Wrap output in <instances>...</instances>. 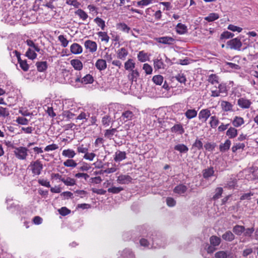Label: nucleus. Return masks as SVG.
I'll return each instance as SVG.
<instances>
[{
    "mask_svg": "<svg viewBox=\"0 0 258 258\" xmlns=\"http://www.w3.org/2000/svg\"><path fill=\"white\" fill-rule=\"evenodd\" d=\"M32 173L34 175H39L41 174L43 166L39 160L32 161L28 166Z\"/></svg>",
    "mask_w": 258,
    "mask_h": 258,
    "instance_id": "1",
    "label": "nucleus"
},
{
    "mask_svg": "<svg viewBox=\"0 0 258 258\" xmlns=\"http://www.w3.org/2000/svg\"><path fill=\"white\" fill-rule=\"evenodd\" d=\"M14 153L16 157L19 160H26L28 156V149L24 147L14 148Z\"/></svg>",
    "mask_w": 258,
    "mask_h": 258,
    "instance_id": "2",
    "label": "nucleus"
},
{
    "mask_svg": "<svg viewBox=\"0 0 258 258\" xmlns=\"http://www.w3.org/2000/svg\"><path fill=\"white\" fill-rule=\"evenodd\" d=\"M227 45L231 49L239 50L242 46V43L239 39L235 38L228 41L227 42Z\"/></svg>",
    "mask_w": 258,
    "mask_h": 258,
    "instance_id": "3",
    "label": "nucleus"
},
{
    "mask_svg": "<svg viewBox=\"0 0 258 258\" xmlns=\"http://www.w3.org/2000/svg\"><path fill=\"white\" fill-rule=\"evenodd\" d=\"M211 115L210 110L207 109H202L199 113V119L202 122H206Z\"/></svg>",
    "mask_w": 258,
    "mask_h": 258,
    "instance_id": "4",
    "label": "nucleus"
},
{
    "mask_svg": "<svg viewBox=\"0 0 258 258\" xmlns=\"http://www.w3.org/2000/svg\"><path fill=\"white\" fill-rule=\"evenodd\" d=\"M84 46L87 49H88L90 52H94L97 50V45L95 41L90 40L85 41Z\"/></svg>",
    "mask_w": 258,
    "mask_h": 258,
    "instance_id": "5",
    "label": "nucleus"
},
{
    "mask_svg": "<svg viewBox=\"0 0 258 258\" xmlns=\"http://www.w3.org/2000/svg\"><path fill=\"white\" fill-rule=\"evenodd\" d=\"M133 180L132 178L128 175H120L117 177V183L121 184H128Z\"/></svg>",
    "mask_w": 258,
    "mask_h": 258,
    "instance_id": "6",
    "label": "nucleus"
},
{
    "mask_svg": "<svg viewBox=\"0 0 258 258\" xmlns=\"http://www.w3.org/2000/svg\"><path fill=\"white\" fill-rule=\"evenodd\" d=\"M237 104L242 108H249L251 104V102L245 98H240L237 101Z\"/></svg>",
    "mask_w": 258,
    "mask_h": 258,
    "instance_id": "7",
    "label": "nucleus"
},
{
    "mask_svg": "<svg viewBox=\"0 0 258 258\" xmlns=\"http://www.w3.org/2000/svg\"><path fill=\"white\" fill-rule=\"evenodd\" d=\"M157 41L160 43L170 45L174 41V39L171 37L165 36L157 38Z\"/></svg>",
    "mask_w": 258,
    "mask_h": 258,
    "instance_id": "8",
    "label": "nucleus"
},
{
    "mask_svg": "<svg viewBox=\"0 0 258 258\" xmlns=\"http://www.w3.org/2000/svg\"><path fill=\"white\" fill-rule=\"evenodd\" d=\"M214 168L213 167H210L202 171L203 176L206 179H208L210 177L214 176Z\"/></svg>",
    "mask_w": 258,
    "mask_h": 258,
    "instance_id": "9",
    "label": "nucleus"
},
{
    "mask_svg": "<svg viewBox=\"0 0 258 258\" xmlns=\"http://www.w3.org/2000/svg\"><path fill=\"white\" fill-rule=\"evenodd\" d=\"M128 51L124 47L119 49L117 51V57L121 60H125L128 55Z\"/></svg>",
    "mask_w": 258,
    "mask_h": 258,
    "instance_id": "10",
    "label": "nucleus"
},
{
    "mask_svg": "<svg viewBox=\"0 0 258 258\" xmlns=\"http://www.w3.org/2000/svg\"><path fill=\"white\" fill-rule=\"evenodd\" d=\"M95 67L100 71L104 70L107 68L106 60L103 59H99L95 63Z\"/></svg>",
    "mask_w": 258,
    "mask_h": 258,
    "instance_id": "11",
    "label": "nucleus"
},
{
    "mask_svg": "<svg viewBox=\"0 0 258 258\" xmlns=\"http://www.w3.org/2000/svg\"><path fill=\"white\" fill-rule=\"evenodd\" d=\"M71 51L72 53L75 54H80L82 52V46L78 43H73L70 47Z\"/></svg>",
    "mask_w": 258,
    "mask_h": 258,
    "instance_id": "12",
    "label": "nucleus"
},
{
    "mask_svg": "<svg viewBox=\"0 0 258 258\" xmlns=\"http://www.w3.org/2000/svg\"><path fill=\"white\" fill-rule=\"evenodd\" d=\"M70 62L76 70L80 71L83 69V63L79 59H73L71 60Z\"/></svg>",
    "mask_w": 258,
    "mask_h": 258,
    "instance_id": "13",
    "label": "nucleus"
},
{
    "mask_svg": "<svg viewBox=\"0 0 258 258\" xmlns=\"http://www.w3.org/2000/svg\"><path fill=\"white\" fill-rule=\"evenodd\" d=\"M126 155L125 152L118 151L115 154L114 160L115 162H120L126 158Z\"/></svg>",
    "mask_w": 258,
    "mask_h": 258,
    "instance_id": "14",
    "label": "nucleus"
},
{
    "mask_svg": "<svg viewBox=\"0 0 258 258\" xmlns=\"http://www.w3.org/2000/svg\"><path fill=\"white\" fill-rule=\"evenodd\" d=\"M118 258H135L133 251L128 248H125L121 251L120 257Z\"/></svg>",
    "mask_w": 258,
    "mask_h": 258,
    "instance_id": "15",
    "label": "nucleus"
},
{
    "mask_svg": "<svg viewBox=\"0 0 258 258\" xmlns=\"http://www.w3.org/2000/svg\"><path fill=\"white\" fill-rule=\"evenodd\" d=\"M134 114L133 112L130 110H126L124 111L121 115V117L122 118V120L124 122L131 120L133 119Z\"/></svg>",
    "mask_w": 258,
    "mask_h": 258,
    "instance_id": "16",
    "label": "nucleus"
},
{
    "mask_svg": "<svg viewBox=\"0 0 258 258\" xmlns=\"http://www.w3.org/2000/svg\"><path fill=\"white\" fill-rule=\"evenodd\" d=\"M231 144V141L229 139L226 140L224 143H221L219 145L220 151L223 153L227 151L230 148Z\"/></svg>",
    "mask_w": 258,
    "mask_h": 258,
    "instance_id": "17",
    "label": "nucleus"
},
{
    "mask_svg": "<svg viewBox=\"0 0 258 258\" xmlns=\"http://www.w3.org/2000/svg\"><path fill=\"white\" fill-rule=\"evenodd\" d=\"M187 189V187L186 186L182 184H180L174 187L173 191L178 194H184Z\"/></svg>",
    "mask_w": 258,
    "mask_h": 258,
    "instance_id": "18",
    "label": "nucleus"
},
{
    "mask_svg": "<svg viewBox=\"0 0 258 258\" xmlns=\"http://www.w3.org/2000/svg\"><path fill=\"white\" fill-rule=\"evenodd\" d=\"M175 150L179 152L180 153H186L188 151V147L183 144H179L174 147Z\"/></svg>",
    "mask_w": 258,
    "mask_h": 258,
    "instance_id": "19",
    "label": "nucleus"
},
{
    "mask_svg": "<svg viewBox=\"0 0 258 258\" xmlns=\"http://www.w3.org/2000/svg\"><path fill=\"white\" fill-rule=\"evenodd\" d=\"M37 71L39 72H43L45 71L48 67L47 62L44 61H38L36 63Z\"/></svg>",
    "mask_w": 258,
    "mask_h": 258,
    "instance_id": "20",
    "label": "nucleus"
},
{
    "mask_svg": "<svg viewBox=\"0 0 258 258\" xmlns=\"http://www.w3.org/2000/svg\"><path fill=\"white\" fill-rule=\"evenodd\" d=\"M176 32L179 34H184L187 31L186 26L181 23H178L176 26Z\"/></svg>",
    "mask_w": 258,
    "mask_h": 258,
    "instance_id": "21",
    "label": "nucleus"
},
{
    "mask_svg": "<svg viewBox=\"0 0 258 258\" xmlns=\"http://www.w3.org/2000/svg\"><path fill=\"white\" fill-rule=\"evenodd\" d=\"M135 68V62L133 59L130 58L124 63V68L127 71H132Z\"/></svg>",
    "mask_w": 258,
    "mask_h": 258,
    "instance_id": "22",
    "label": "nucleus"
},
{
    "mask_svg": "<svg viewBox=\"0 0 258 258\" xmlns=\"http://www.w3.org/2000/svg\"><path fill=\"white\" fill-rule=\"evenodd\" d=\"M219 77L217 75L212 74L209 76L207 81L211 84L214 85L219 83Z\"/></svg>",
    "mask_w": 258,
    "mask_h": 258,
    "instance_id": "23",
    "label": "nucleus"
},
{
    "mask_svg": "<svg viewBox=\"0 0 258 258\" xmlns=\"http://www.w3.org/2000/svg\"><path fill=\"white\" fill-rule=\"evenodd\" d=\"M244 121L242 117L240 116H235L233 121L232 124L234 126L238 127L244 124Z\"/></svg>",
    "mask_w": 258,
    "mask_h": 258,
    "instance_id": "24",
    "label": "nucleus"
},
{
    "mask_svg": "<svg viewBox=\"0 0 258 258\" xmlns=\"http://www.w3.org/2000/svg\"><path fill=\"white\" fill-rule=\"evenodd\" d=\"M222 238L227 241H232L235 238L234 235L230 231H227L222 236Z\"/></svg>",
    "mask_w": 258,
    "mask_h": 258,
    "instance_id": "25",
    "label": "nucleus"
},
{
    "mask_svg": "<svg viewBox=\"0 0 258 258\" xmlns=\"http://www.w3.org/2000/svg\"><path fill=\"white\" fill-rule=\"evenodd\" d=\"M131 73L128 75V78L130 81H136L137 78L139 77V73L137 70L130 71Z\"/></svg>",
    "mask_w": 258,
    "mask_h": 258,
    "instance_id": "26",
    "label": "nucleus"
},
{
    "mask_svg": "<svg viewBox=\"0 0 258 258\" xmlns=\"http://www.w3.org/2000/svg\"><path fill=\"white\" fill-rule=\"evenodd\" d=\"M171 132L172 133H178L182 134L184 132V128L180 124H176L171 128Z\"/></svg>",
    "mask_w": 258,
    "mask_h": 258,
    "instance_id": "27",
    "label": "nucleus"
},
{
    "mask_svg": "<svg viewBox=\"0 0 258 258\" xmlns=\"http://www.w3.org/2000/svg\"><path fill=\"white\" fill-rule=\"evenodd\" d=\"M245 231V227L243 226L236 225L233 228V232L237 235H241Z\"/></svg>",
    "mask_w": 258,
    "mask_h": 258,
    "instance_id": "28",
    "label": "nucleus"
},
{
    "mask_svg": "<svg viewBox=\"0 0 258 258\" xmlns=\"http://www.w3.org/2000/svg\"><path fill=\"white\" fill-rule=\"evenodd\" d=\"M75 151L72 149L64 150L62 152V156L67 157L69 159H72L76 155Z\"/></svg>",
    "mask_w": 258,
    "mask_h": 258,
    "instance_id": "29",
    "label": "nucleus"
},
{
    "mask_svg": "<svg viewBox=\"0 0 258 258\" xmlns=\"http://www.w3.org/2000/svg\"><path fill=\"white\" fill-rule=\"evenodd\" d=\"M226 135L230 139H233L237 136V130L234 127H230L227 131Z\"/></svg>",
    "mask_w": 258,
    "mask_h": 258,
    "instance_id": "30",
    "label": "nucleus"
},
{
    "mask_svg": "<svg viewBox=\"0 0 258 258\" xmlns=\"http://www.w3.org/2000/svg\"><path fill=\"white\" fill-rule=\"evenodd\" d=\"M197 111L195 109H187L186 111L184 113V114L187 119H190L196 117L197 115Z\"/></svg>",
    "mask_w": 258,
    "mask_h": 258,
    "instance_id": "31",
    "label": "nucleus"
},
{
    "mask_svg": "<svg viewBox=\"0 0 258 258\" xmlns=\"http://www.w3.org/2000/svg\"><path fill=\"white\" fill-rule=\"evenodd\" d=\"M117 29L121 31L122 32L128 33L131 30L130 27H129L126 24L124 23H120L117 24Z\"/></svg>",
    "mask_w": 258,
    "mask_h": 258,
    "instance_id": "32",
    "label": "nucleus"
},
{
    "mask_svg": "<svg viewBox=\"0 0 258 258\" xmlns=\"http://www.w3.org/2000/svg\"><path fill=\"white\" fill-rule=\"evenodd\" d=\"M223 192V189L222 187H217L215 190V194L213 196L212 200L213 201H216L217 200L220 198L222 196V194Z\"/></svg>",
    "mask_w": 258,
    "mask_h": 258,
    "instance_id": "33",
    "label": "nucleus"
},
{
    "mask_svg": "<svg viewBox=\"0 0 258 258\" xmlns=\"http://www.w3.org/2000/svg\"><path fill=\"white\" fill-rule=\"evenodd\" d=\"M154 66L155 69L159 70L161 69H164L165 65L162 59L161 58L154 60Z\"/></svg>",
    "mask_w": 258,
    "mask_h": 258,
    "instance_id": "34",
    "label": "nucleus"
},
{
    "mask_svg": "<svg viewBox=\"0 0 258 258\" xmlns=\"http://www.w3.org/2000/svg\"><path fill=\"white\" fill-rule=\"evenodd\" d=\"M116 132L117 130L115 128L106 130L104 131V137L107 139L111 140Z\"/></svg>",
    "mask_w": 258,
    "mask_h": 258,
    "instance_id": "35",
    "label": "nucleus"
},
{
    "mask_svg": "<svg viewBox=\"0 0 258 258\" xmlns=\"http://www.w3.org/2000/svg\"><path fill=\"white\" fill-rule=\"evenodd\" d=\"M210 244L213 246H218L221 243V239L220 237L213 235L210 238Z\"/></svg>",
    "mask_w": 258,
    "mask_h": 258,
    "instance_id": "36",
    "label": "nucleus"
},
{
    "mask_svg": "<svg viewBox=\"0 0 258 258\" xmlns=\"http://www.w3.org/2000/svg\"><path fill=\"white\" fill-rule=\"evenodd\" d=\"M93 81L94 79L92 75L87 74L81 79V84H92Z\"/></svg>",
    "mask_w": 258,
    "mask_h": 258,
    "instance_id": "37",
    "label": "nucleus"
},
{
    "mask_svg": "<svg viewBox=\"0 0 258 258\" xmlns=\"http://www.w3.org/2000/svg\"><path fill=\"white\" fill-rule=\"evenodd\" d=\"M222 109L224 111H228L232 110L233 105L229 102L223 101L221 102Z\"/></svg>",
    "mask_w": 258,
    "mask_h": 258,
    "instance_id": "38",
    "label": "nucleus"
},
{
    "mask_svg": "<svg viewBox=\"0 0 258 258\" xmlns=\"http://www.w3.org/2000/svg\"><path fill=\"white\" fill-rule=\"evenodd\" d=\"M75 13L83 20H86L88 17V14L84 10L80 9L77 10Z\"/></svg>",
    "mask_w": 258,
    "mask_h": 258,
    "instance_id": "39",
    "label": "nucleus"
},
{
    "mask_svg": "<svg viewBox=\"0 0 258 258\" xmlns=\"http://www.w3.org/2000/svg\"><path fill=\"white\" fill-rule=\"evenodd\" d=\"M219 122V119L215 115L212 116L210 117V121L209 123L212 128H216L218 125Z\"/></svg>",
    "mask_w": 258,
    "mask_h": 258,
    "instance_id": "40",
    "label": "nucleus"
},
{
    "mask_svg": "<svg viewBox=\"0 0 258 258\" xmlns=\"http://www.w3.org/2000/svg\"><path fill=\"white\" fill-rule=\"evenodd\" d=\"M245 147V145L243 143H239L235 144L232 147V151L233 153H235L238 150L242 149L244 150Z\"/></svg>",
    "mask_w": 258,
    "mask_h": 258,
    "instance_id": "41",
    "label": "nucleus"
},
{
    "mask_svg": "<svg viewBox=\"0 0 258 258\" xmlns=\"http://www.w3.org/2000/svg\"><path fill=\"white\" fill-rule=\"evenodd\" d=\"M94 21L99 27H101L102 30H104L105 27V21L103 19L99 17H96Z\"/></svg>",
    "mask_w": 258,
    "mask_h": 258,
    "instance_id": "42",
    "label": "nucleus"
},
{
    "mask_svg": "<svg viewBox=\"0 0 258 258\" xmlns=\"http://www.w3.org/2000/svg\"><path fill=\"white\" fill-rule=\"evenodd\" d=\"M153 82L158 85H161L163 81V77L160 75L154 76L152 78Z\"/></svg>",
    "mask_w": 258,
    "mask_h": 258,
    "instance_id": "43",
    "label": "nucleus"
},
{
    "mask_svg": "<svg viewBox=\"0 0 258 258\" xmlns=\"http://www.w3.org/2000/svg\"><path fill=\"white\" fill-rule=\"evenodd\" d=\"M61 180L68 186H72L76 184V180L70 177H67L66 179L62 178Z\"/></svg>",
    "mask_w": 258,
    "mask_h": 258,
    "instance_id": "44",
    "label": "nucleus"
},
{
    "mask_svg": "<svg viewBox=\"0 0 258 258\" xmlns=\"http://www.w3.org/2000/svg\"><path fill=\"white\" fill-rule=\"evenodd\" d=\"M25 55L29 59L33 60L36 58L37 54L31 48H28Z\"/></svg>",
    "mask_w": 258,
    "mask_h": 258,
    "instance_id": "45",
    "label": "nucleus"
},
{
    "mask_svg": "<svg viewBox=\"0 0 258 258\" xmlns=\"http://www.w3.org/2000/svg\"><path fill=\"white\" fill-rule=\"evenodd\" d=\"M63 165L66 167H75L77 163L73 159H69L63 162Z\"/></svg>",
    "mask_w": 258,
    "mask_h": 258,
    "instance_id": "46",
    "label": "nucleus"
},
{
    "mask_svg": "<svg viewBox=\"0 0 258 258\" xmlns=\"http://www.w3.org/2000/svg\"><path fill=\"white\" fill-rule=\"evenodd\" d=\"M219 15L216 13H211L205 19L208 22H213L219 18Z\"/></svg>",
    "mask_w": 258,
    "mask_h": 258,
    "instance_id": "47",
    "label": "nucleus"
},
{
    "mask_svg": "<svg viewBox=\"0 0 258 258\" xmlns=\"http://www.w3.org/2000/svg\"><path fill=\"white\" fill-rule=\"evenodd\" d=\"M196 148L198 150H200L203 149V144L201 140L197 139L195 142L192 145V148Z\"/></svg>",
    "mask_w": 258,
    "mask_h": 258,
    "instance_id": "48",
    "label": "nucleus"
},
{
    "mask_svg": "<svg viewBox=\"0 0 258 258\" xmlns=\"http://www.w3.org/2000/svg\"><path fill=\"white\" fill-rule=\"evenodd\" d=\"M138 58L141 62H145L147 60V54L143 51H140L138 54Z\"/></svg>",
    "mask_w": 258,
    "mask_h": 258,
    "instance_id": "49",
    "label": "nucleus"
},
{
    "mask_svg": "<svg viewBox=\"0 0 258 258\" xmlns=\"http://www.w3.org/2000/svg\"><path fill=\"white\" fill-rule=\"evenodd\" d=\"M98 35L99 37H101L102 41H105L106 42H108L109 41V37L108 36L106 32H99L98 33Z\"/></svg>",
    "mask_w": 258,
    "mask_h": 258,
    "instance_id": "50",
    "label": "nucleus"
},
{
    "mask_svg": "<svg viewBox=\"0 0 258 258\" xmlns=\"http://www.w3.org/2000/svg\"><path fill=\"white\" fill-rule=\"evenodd\" d=\"M228 256L227 251H219L215 253V258H227Z\"/></svg>",
    "mask_w": 258,
    "mask_h": 258,
    "instance_id": "51",
    "label": "nucleus"
},
{
    "mask_svg": "<svg viewBox=\"0 0 258 258\" xmlns=\"http://www.w3.org/2000/svg\"><path fill=\"white\" fill-rule=\"evenodd\" d=\"M123 188L121 187H112L109 188L107 191L109 192H111L114 194H116L119 193L121 191L123 190Z\"/></svg>",
    "mask_w": 258,
    "mask_h": 258,
    "instance_id": "52",
    "label": "nucleus"
},
{
    "mask_svg": "<svg viewBox=\"0 0 258 258\" xmlns=\"http://www.w3.org/2000/svg\"><path fill=\"white\" fill-rule=\"evenodd\" d=\"M58 40L60 42L61 45L63 47H66L68 46L69 41L64 37L62 35H60L58 37Z\"/></svg>",
    "mask_w": 258,
    "mask_h": 258,
    "instance_id": "53",
    "label": "nucleus"
},
{
    "mask_svg": "<svg viewBox=\"0 0 258 258\" xmlns=\"http://www.w3.org/2000/svg\"><path fill=\"white\" fill-rule=\"evenodd\" d=\"M175 78L181 83H185L186 81L185 76L183 73L178 74L175 77Z\"/></svg>",
    "mask_w": 258,
    "mask_h": 258,
    "instance_id": "54",
    "label": "nucleus"
},
{
    "mask_svg": "<svg viewBox=\"0 0 258 258\" xmlns=\"http://www.w3.org/2000/svg\"><path fill=\"white\" fill-rule=\"evenodd\" d=\"M216 146V143H211L209 142L206 143L204 145V148L205 149L208 151H212L214 150Z\"/></svg>",
    "mask_w": 258,
    "mask_h": 258,
    "instance_id": "55",
    "label": "nucleus"
},
{
    "mask_svg": "<svg viewBox=\"0 0 258 258\" xmlns=\"http://www.w3.org/2000/svg\"><path fill=\"white\" fill-rule=\"evenodd\" d=\"M10 115L9 109L7 108H4L0 106V116L6 117Z\"/></svg>",
    "mask_w": 258,
    "mask_h": 258,
    "instance_id": "56",
    "label": "nucleus"
},
{
    "mask_svg": "<svg viewBox=\"0 0 258 258\" xmlns=\"http://www.w3.org/2000/svg\"><path fill=\"white\" fill-rule=\"evenodd\" d=\"M26 43L28 46L32 47L37 52L40 51V49L39 47L36 45L32 40L28 39L26 40Z\"/></svg>",
    "mask_w": 258,
    "mask_h": 258,
    "instance_id": "57",
    "label": "nucleus"
},
{
    "mask_svg": "<svg viewBox=\"0 0 258 258\" xmlns=\"http://www.w3.org/2000/svg\"><path fill=\"white\" fill-rule=\"evenodd\" d=\"M16 122L22 125H27L28 124L29 120L23 117H18L16 119Z\"/></svg>",
    "mask_w": 258,
    "mask_h": 258,
    "instance_id": "58",
    "label": "nucleus"
},
{
    "mask_svg": "<svg viewBox=\"0 0 258 258\" xmlns=\"http://www.w3.org/2000/svg\"><path fill=\"white\" fill-rule=\"evenodd\" d=\"M143 69L145 71L147 75L151 74L153 71L152 67L148 63L144 64Z\"/></svg>",
    "mask_w": 258,
    "mask_h": 258,
    "instance_id": "59",
    "label": "nucleus"
},
{
    "mask_svg": "<svg viewBox=\"0 0 258 258\" xmlns=\"http://www.w3.org/2000/svg\"><path fill=\"white\" fill-rule=\"evenodd\" d=\"M254 231L253 227L248 228L245 229L243 232V235L245 237H250Z\"/></svg>",
    "mask_w": 258,
    "mask_h": 258,
    "instance_id": "60",
    "label": "nucleus"
},
{
    "mask_svg": "<svg viewBox=\"0 0 258 258\" xmlns=\"http://www.w3.org/2000/svg\"><path fill=\"white\" fill-rule=\"evenodd\" d=\"M111 121V118L109 115H105L103 117L102 119V123L103 125L105 126H109Z\"/></svg>",
    "mask_w": 258,
    "mask_h": 258,
    "instance_id": "61",
    "label": "nucleus"
},
{
    "mask_svg": "<svg viewBox=\"0 0 258 258\" xmlns=\"http://www.w3.org/2000/svg\"><path fill=\"white\" fill-rule=\"evenodd\" d=\"M59 213L62 216H66L71 213V210L65 207L61 208L58 210Z\"/></svg>",
    "mask_w": 258,
    "mask_h": 258,
    "instance_id": "62",
    "label": "nucleus"
},
{
    "mask_svg": "<svg viewBox=\"0 0 258 258\" xmlns=\"http://www.w3.org/2000/svg\"><path fill=\"white\" fill-rule=\"evenodd\" d=\"M20 66L21 68L25 72H27L28 71L29 69V66L27 63L26 60H24L23 61H21L20 63Z\"/></svg>",
    "mask_w": 258,
    "mask_h": 258,
    "instance_id": "63",
    "label": "nucleus"
},
{
    "mask_svg": "<svg viewBox=\"0 0 258 258\" xmlns=\"http://www.w3.org/2000/svg\"><path fill=\"white\" fill-rule=\"evenodd\" d=\"M234 36V34L230 32L225 31L223 32L221 35V39H228Z\"/></svg>",
    "mask_w": 258,
    "mask_h": 258,
    "instance_id": "64",
    "label": "nucleus"
}]
</instances>
